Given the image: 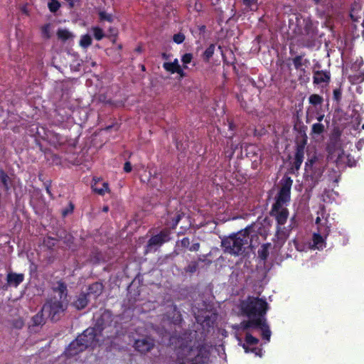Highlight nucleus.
Here are the masks:
<instances>
[{
  "instance_id": "obj_64",
  "label": "nucleus",
  "mask_w": 364,
  "mask_h": 364,
  "mask_svg": "<svg viewBox=\"0 0 364 364\" xmlns=\"http://www.w3.org/2000/svg\"><path fill=\"white\" fill-rule=\"evenodd\" d=\"M162 57L164 59H167L168 58V56H167L166 53H162Z\"/></svg>"
},
{
  "instance_id": "obj_38",
  "label": "nucleus",
  "mask_w": 364,
  "mask_h": 364,
  "mask_svg": "<svg viewBox=\"0 0 364 364\" xmlns=\"http://www.w3.org/2000/svg\"><path fill=\"white\" fill-rule=\"evenodd\" d=\"M323 97L317 94L311 95L309 98V103L314 106L321 105L323 102Z\"/></svg>"
},
{
  "instance_id": "obj_47",
  "label": "nucleus",
  "mask_w": 364,
  "mask_h": 364,
  "mask_svg": "<svg viewBox=\"0 0 364 364\" xmlns=\"http://www.w3.org/2000/svg\"><path fill=\"white\" fill-rule=\"evenodd\" d=\"M193 59V55L191 53H185L182 58L181 61L183 64H188L191 62Z\"/></svg>"
},
{
  "instance_id": "obj_60",
  "label": "nucleus",
  "mask_w": 364,
  "mask_h": 364,
  "mask_svg": "<svg viewBox=\"0 0 364 364\" xmlns=\"http://www.w3.org/2000/svg\"><path fill=\"white\" fill-rule=\"evenodd\" d=\"M242 347L246 353L251 351V349H250L245 344H244Z\"/></svg>"
},
{
  "instance_id": "obj_24",
  "label": "nucleus",
  "mask_w": 364,
  "mask_h": 364,
  "mask_svg": "<svg viewBox=\"0 0 364 364\" xmlns=\"http://www.w3.org/2000/svg\"><path fill=\"white\" fill-rule=\"evenodd\" d=\"M249 318L251 328H260L267 321L265 316H257Z\"/></svg>"
},
{
  "instance_id": "obj_28",
  "label": "nucleus",
  "mask_w": 364,
  "mask_h": 364,
  "mask_svg": "<svg viewBox=\"0 0 364 364\" xmlns=\"http://www.w3.org/2000/svg\"><path fill=\"white\" fill-rule=\"evenodd\" d=\"M271 247L269 242L263 244L258 250V257L263 261H265L269 256V250Z\"/></svg>"
},
{
  "instance_id": "obj_52",
  "label": "nucleus",
  "mask_w": 364,
  "mask_h": 364,
  "mask_svg": "<svg viewBox=\"0 0 364 364\" xmlns=\"http://www.w3.org/2000/svg\"><path fill=\"white\" fill-rule=\"evenodd\" d=\"M132 166L129 161H126L124 164V171L126 173H129L132 171Z\"/></svg>"
},
{
  "instance_id": "obj_53",
  "label": "nucleus",
  "mask_w": 364,
  "mask_h": 364,
  "mask_svg": "<svg viewBox=\"0 0 364 364\" xmlns=\"http://www.w3.org/2000/svg\"><path fill=\"white\" fill-rule=\"evenodd\" d=\"M68 4L69 9H73L75 7V4L80 2V0H65Z\"/></svg>"
},
{
  "instance_id": "obj_17",
  "label": "nucleus",
  "mask_w": 364,
  "mask_h": 364,
  "mask_svg": "<svg viewBox=\"0 0 364 364\" xmlns=\"http://www.w3.org/2000/svg\"><path fill=\"white\" fill-rule=\"evenodd\" d=\"M24 279L23 274H17L14 272H9L6 275L7 286L17 287Z\"/></svg>"
},
{
  "instance_id": "obj_27",
  "label": "nucleus",
  "mask_w": 364,
  "mask_h": 364,
  "mask_svg": "<svg viewBox=\"0 0 364 364\" xmlns=\"http://www.w3.org/2000/svg\"><path fill=\"white\" fill-rule=\"evenodd\" d=\"M58 38L63 42L67 41L74 37L73 34L65 28H59L57 31Z\"/></svg>"
},
{
  "instance_id": "obj_22",
  "label": "nucleus",
  "mask_w": 364,
  "mask_h": 364,
  "mask_svg": "<svg viewBox=\"0 0 364 364\" xmlns=\"http://www.w3.org/2000/svg\"><path fill=\"white\" fill-rule=\"evenodd\" d=\"M0 182L1 187L4 191H9L10 190L12 185L11 179L2 168H0Z\"/></svg>"
},
{
  "instance_id": "obj_62",
  "label": "nucleus",
  "mask_w": 364,
  "mask_h": 364,
  "mask_svg": "<svg viewBox=\"0 0 364 364\" xmlns=\"http://www.w3.org/2000/svg\"><path fill=\"white\" fill-rule=\"evenodd\" d=\"M257 350L260 351V349H258L257 348H253L251 349V351L253 352V353H255L256 354H257Z\"/></svg>"
},
{
  "instance_id": "obj_61",
  "label": "nucleus",
  "mask_w": 364,
  "mask_h": 364,
  "mask_svg": "<svg viewBox=\"0 0 364 364\" xmlns=\"http://www.w3.org/2000/svg\"><path fill=\"white\" fill-rule=\"evenodd\" d=\"M323 117H324V115H323V114L319 115V116L317 117V120H318V122H321V121L323 120Z\"/></svg>"
},
{
  "instance_id": "obj_25",
  "label": "nucleus",
  "mask_w": 364,
  "mask_h": 364,
  "mask_svg": "<svg viewBox=\"0 0 364 364\" xmlns=\"http://www.w3.org/2000/svg\"><path fill=\"white\" fill-rule=\"evenodd\" d=\"M245 12L255 11L258 9V0H242Z\"/></svg>"
},
{
  "instance_id": "obj_50",
  "label": "nucleus",
  "mask_w": 364,
  "mask_h": 364,
  "mask_svg": "<svg viewBox=\"0 0 364 364\" xmlns=\"http://www.w3.org/2000/svg\"><path fill=\"white\" fill-rule=\"evenodd\" d=\"M240 328L243 331H246L251 328L250 320H245L240 323Z\"/></svg>"
},
{
  "instance_id": "obj_7",
  "label": "nucleus",
  "mask_w": 364,
  "mask_h": 364,
  "mask_svg": "<svg viewBox=\"0 0 364 364\" xmlns=\"http://www.w3.org/2000/svg\"><path fill=\"white\" fill-rule=\"evenodd\" d=\"M56 298H51L46 301L43 306V311H48L51 321H57L60 317V314L67 309V304Z\"/></svg>"
},
{
  "instance_id": "obj_23",
  "label": "nucleus",
  "mask_w": 364,
  "mask_h": 364,
  "mask_svg": "<svg viewBox=\"0 0 364 364\" xmlns=\"http://www.w3.org/2000/svg\"><path fill=\"white\" fill-rule=\"evenodd\" d=\"M168 318L174 325H180L182 323V315L178 310L176 305H173L172 311L169 313Z\"/></svg>"
},
{
  "instance_id": "obj_10",
  "label": "nucleus",
  "mask_w": 364,
  "mask_h": 364,
  "mask_svg": "<svg viewBox=\"0 0 364 364\" xmlns=\"http://www.w3.org/2000/svg\"><path fill=\"white\" fill-rule=\"evenodd\" d=\"M269 213L277 221V235L279 238L280 235H284L281 226L287 223L289 217V210L287 208H284L283 206H278L275 210L274 209V205H272Z\"/></svg>"
},
{
  "instance_id": "obj_2",
  "label": "nucleus",
  "mask_w": 364,
  "mask_h": 364,
  "mask_svg": "<svg viewBox=\"0 0 364 364\" xmlns=\"http://www.w3.org/2000/svg\"><path fill=\"white\" fill-rule=\"evenodd\" d=\"M253 225H248L245 229L224 237L221 241V247L225 253L234 256L242 255L246 249L252 246L250 234Z\"/></svg>"
},
{
  "instance_id": "obj_3",
  "label": "nucleus",
  "mask_w": 364,
  "mask_h": 364,
  "mask_svg": "<svg viewBox=\"0 0 364 364\" xmlns=\"http://www.w3.org/2000/svg\"><path fill=\"white\" fill-rule=\"evenodd\" d=\"M268 308L266 300L258 297L248 296L240 303L242 314L248 318L265 316Z\"/></svg>"
},
{
  "instance_id": "obj_35",
  "label": "nucleus",
  "mask_w": 364,
  "mask_h": 364,
  "mask_svg": "<svg viewBox=\"0 0 364 364\" xmlns=\"http://www.w3.org/2000/svg\"><path fill=\"white\" fill-rule=\"evenodd\" d=\"M92 31L93 33V36L97 41H101L103 38L106 37L103 29L99 26H93L92 28Z\"/></svg>"
},
{
  "instance_id": "obj_29",
  "label": "nucleus",
  "mask_w": 364,
  "mask_h": 364,
  "mask_svg": "<svg viewBox=\"0 0 364 364\" xmlns=\"http://www.w3.org/2000/svg\"><path fill=\"white\" fill-rule=\"evenodd\" d=\"M43 311H43L42 309L32 317V326H42L46 323V320L43 316Z\"/></svg>"
},
{
  "instance_id": "obj_34",
  "label": "nucleus",
  "mask_w": 364,
  "mask_h": 364,
  "mask_svg": "<svg viewBox=\"0 0 364 364\" xmlns=\"http://www.w3.org/2000/svg\"><path fill=\"white\" fill-rule=\"evenodd\" d=\"M325 132V127L323 124L318 122L314 123L311 127L312 135H320Z\"/></svg>"
},
{
  "instance_id": "obj_18",
  "label": "nucleus",
  "mask_w": 364,
  "mask_h": 364,
  "mask_svg": "<svg viewBox=\"0 0 364 364\" xmlns=\"http://www.w3.org/2000/svg\"><path fill=\"white\" fill-rule=\"evenodd\" d=\"M314 83L319 85L323 82H328L331 79V75L328 72L323 70H317L314 73Z\"/></svg>"
},
{
  "instance_id": "obj_44",
  "label": "nucleus",
  "mask_w": 364,
  "mask_h": 364,
  "mask_svg": "<svg viewBox=\"0 0 364 364\" xmlns=\"http://www.w3.org/2000/svg\"><path fill=\"white\" fill-rule=\"evenodd\" d=\"M342 97V91L341 88H336L333 90V99L336 102L337 104H339Z\"/></svg>"
},
{
  "instance_id": "obj_43",
  "label": "nucleus",
  "mask_w": 364,
  "mask_h": 364,
  "mask_svg": "<svg viewBox=\"0 0 364 364\" xmlns=\"http://www.w3.org/2000/svg\"><path fill=\"white\" fill-rule=\"evenodd\" d=\"M75 205L73 202L70 201L68 205L62 210L61 214L63 218L73 213Z\"/></svg>"
},
{
  "instance_id": "obj_20",
  "label": "nucleus",
  "mask_w": 364,
  "mask_h": 364,
  "mask_svg": "<svg viewBox=\"0 0 364 364\" xmlns=\"http://www.w3.org/2000/svg\"><path fill=\"white\" fill-rule=\"evenodd\" d=\"M196 321L200 323L203 327H213L215 321V316L206 314L205 316H198Z\"/></svg>"
},
{
  "instance_id": "obj_37",
  "label": "nucleus",
  "mask_w": 364,
  "mask_h": 364,
  "mask_svg": "<svg viewBox=\"0 0 364 364\" xmlns=\"http://www.w3.org/2000/svg\"><path fill=\"white\" fill-rule=\"evenodd\" d=\"M99 19L100 21H107L109 23H112L114 21V18L112 14H107L105 11H100L98 13Z\"/></svg>"
},
{
  "instance_id": "obj_5",
  "label": "nucleus",
  "mask_w": 364,
  "mask_h": 364,
  "mask_svg": "<svg viewBox=\"0 0 364 364\" xmlns=\"http://www.w3.org/2000/svg\"><path fill=\"white\" fill-rule=\"evenodd\" d=\"M289 26L296 36L318 32V29L312 21L309 18H303L300 14L296 16L295 23L292 19L289 20Z\"/></svg>"
},
{
  "instance_id": "obj_42",
  "label": "nucleus",
  "mask_w": 364,
  "mask_h": 364,
  "mask_svg": "<svg viewBox=\"0 0 364 364\" xmlns=\"http://www.w3.org/2000/svg\"><path fill=\"white\" fill-rule=\"evenodd\" d=\"M245 341L247 344L253 346L259 343V339L253 336L251 333H246Z\"/></svg>"
},
{
  "instance_id": "obj_12",
  "label": "nucleus",
  "mask_w": 364,
  "mask_h": 364,
  "mask_svg": "<svg viewBox=\"0 0 364 364\" xmlns=\"http://www.w3.org/2000/svg\"><path fill=\"white\" fill-rule=\"evenodd\" d=\"M134 347L136 350L141 353H146L153 349L154 347V341L149 337L137 339L134 343Z\"/></svg>"
},
{
  "instance_id": "obj_46",
  "label": "nucleus",
  "mask_w": 364,
  "mask_h": 364,
  "mask_svg": "<svg viewBox=\"0 0 364 364\" xmlns=\"http://www.w3.org/2000/svg\"><path fill=\"white\" fill-rule=\"evenodd\" d=\"M307 127L306 126L304 125V124H300L299 127H298L296 124L294 125V129L297 130L301 136L303 137V139H307V136L306 134V130Z\"/></svg>"
},
{
  "instance_id": "obj_1",
  "label": "nucleus",
  "mask_w": 364,
  "mask_h": 364,
  "mask_svg": "<svg viewBox=\"0 0 364 364\" xmlns=\"http://www.w3.org/2000/svg\"><path fill=\"white\" fill-rule=\"evenodd\" d=\"M193 332L197 331L187 330L178 337L175 364H208L210 353L205 338L193 341Z\"/></svg>"
},
{
  "instance_id": "obj_26",
  "label": "nucleus",
  "mask_w": 364,
  "mask_h": 364,
  "mask_svg": "<svg viewBox=\"0 0 364 364\" xmlns=\"http://www.w3.org/2000/svg\"><path fill=\"white\" fill-rule=\"evenodd\" d=\"M180 66L178 64V59H175L173 62H165L163 64V68L167 72H169L171 74L176 73V70Z\"/></svg>"
},
{
  "instance_id": "obj_51",
  "label": "nucleus",
  "mask_w": 364,
  "mask_h": 364,
  "mask_svg": "<svg viewBox=\"0 0 364 364\" xmlns=\"http://www.w3.org/2000/svg\"><path fill=\"white\" fill-rule=\"evenodd\" d=\"M200 245L199 242H195L189 247V251L197 252L199 250Z\"/></svg>"
},
{
  "instance_id": "obj_9",
  "label": "nucleus",
  "mask_w": 364,
  "mask_h": 364,
  "mask_svg": "<svg viewBox=\"0 0 364 364\" xmlns=\"http://www.w3.org/2000/svg\"><path fill=\"white\" fill-rule=\"evenodd\" d=\"M102 328L94 327L85 329L83 333L78 336L80 342L83 343L82 347L87 348L89 347L95 348L98 345L99 339L97 336L101 333Z\"/></svg>"
},
{
  "instance_id": "obj_15",
  "label": "nucleus",
  "mask_w": 364,
  "mask_h": 364,
  "mask_svg": "<svg viewBox=\"0 0 364 364\" xmlns=\"http://www.w3.org/2000/svg\"><path fill=\"white\" fill-rule=\"evenodd\" d=\"M300 40L302 47L307 48H312L316 46V41L318 37V32L311 33L306 35H301Z\"/></svg>"
},
{
  "instance_id": "obj_36",
  "label": "nucleus",
  "mask_w": 364,
  "mask_h": 364,
  "mask_svg": "<svg viewBox=\"0 0 364 364\" xmlns=\"http://www.w3.org/2000/svg\"><path fill=\"white\" fill-rule=\"evenodd\" d=\"M92 40L89 34H85L81 36L80 46L84 48H87L92 44Z\"/></svg>"
},
{
  "instance_id": "obj_11",
  "label": "nucleus",
  "mask_w": 364,
  "mask_h": 364,
  "mask_svg": "<svg viewBox=\"0 0 364 364\" xmlns=\"http://www.w3.org/2000/svg\"><path fill=\"white\" fill-rule=\"evenodd\" d=\"M306 145V138L302 139L296 146V151L294 154V161L293 163V168L298 171L304 159V149Z\"/></svg>"
},
{
  "instance_id": "obj_48",
  "label": "nucleus",
  "mask_w": 364,
  "mask_h": 364,
  "mask_svg": "<svg viewBox=\"0 0 364 364\" xmlns=\"http://www.w3.org/2000/svg\"><path fill=\"white\" fill-rule=\"evenodd\" d=\"M55 240L54 238L48 237L44 240V243L48 248L51 249L55 245Z\"/></svg>"
},
{
  "instance_id": "obj_31",
  "label": "nucleus",
  "mask_w": 364,
  "mask_h": 364,
  "mask_svg": "<svg viewBox=\"0 0 364 364\" xmlns=\"http://www.w3.org/2000/svg\"><path fill=\"white\" fill-rule=\"evenodd\" d=\"M259 329L262 331L261 336H262V339L269 342L270 341L272 332L270 331L269 326L267 321L261 326V328Z\"/></svg>"
},
{
  "instance_id": "obj_8",
  "label": "nucleus",
  "mask_w": 364,
  "mask_h": 364,
  "mask_svg": "<svg viewBox=\"0 0 364 364\" xmlns=\"http://www.w3.org/2000/svg\"><path fill=\"white\" fill-rule=\"evenodd\" d=\"M293 184V180L289 176H284L282 179V186L279 189L274 205V209L276 210L278 206H284L289 202L291 198V188Z\"/></svg>"
},
{
  "instance_id": "obj_21",
  "label": "nucleus",
  "mask_w": 364,
  "mask_h": 364,
  "mask_svg": "<svg viewBox=\"0 0 364 364\" xmlns=\"http://www.w3.org/2000/svg\"><path fill=\"white\" fill-rule=\"evenodd\" d=\"M53 291L59 294V299L66 301L68 296V289L66 284L63 281H58L57 286L53 288Z\"/></svg>"
},
{
  "instance_id": "obj_39",
  "label": "nucleus",
  "mask_w": 364,
  "mask_h": 364,
  "mask_svg": "<svg viewBox=\"0 0 364 364\" xmlns=\"http://www.w3.org/2000/svg\"><path fill=\"white\" fill-rule=\"evenodd\" d=\"M60 3L58 0H50L48 3V7L51 13H55L60 8Z\"/></svg>"
},
{
  "instance_id": "obj_49",
  "label": "nucleus",
  "mask_w": 364,
  "mask_h": 364,
  "mask_svg": "<svg viewBox=\"0 0 364 364\" xmlns=\"http://www.w3.org/2000/svg\"><path fill=\"white\" fill-rule=\"evenodd\" d=\"M190 244H191L190 239L188 237H183L181 240V245L183 248H187V249L189 250V247H191Z\"/></svg>"
},
{
  "instance_id": "obj_30",
  "label": "nucleus",
  "mask_w": 364,
  "mask_h": 364,
  "mask_svg": "<svg viewBox=\"0 0 364 364\" xmlns=\"http://www.w3.org/2000/svg\"><path fill=\"white\" fill-rule=\"evenodd\" d=\"M314 247L318 250H322L325 247V242L323 237L318 233L313 235Z\"/></svg>"
},
{
  "instance_id": "obj_6",
  "label": "nucleus",
  "mask_w": 364,
  "mask_h": 364,
  "mask_svg": "<svg viewBox=\"0 0 364 364\" xmlns=\"http://www.w3.org/2000/svg\"><path fill=\"white\" fill-rule=\"evenodd\" d=\"M171 232L169 228H163L158 234L152 235L147 242L144 249V254L156 252L164 244L171 240Z\"/></svg>"
},
{
  "instance_id": "obj_19",
  "label": "nucleus",
  "mask_w": 364,
  "mask_h": 364,
  "mask_svg": "<svg viewBox=\"0 0 364 364\" xmlns=\"http://www.w3.org/2000/svg\"><path fill=\"white\" fill-rule=\"evenodd\" d=\"M88 302L89 299L87 294L81 292L77 297V299L73 302V306L77 310H82L87 306Z\"/></svg>"
},
{
  "instance_id": "obj_33",
  "label": "nucleus",
  "mask_w": 364,
  "mask_h": 364,
  "mask_svg": "<svg viewBox=\"0 0 364 364\" xmlns=\"http://www.w3.org/2000/svg\"><path fill=\"white\" fill-rule=\"evenodd\" d=\"M92 189L95 193H98L100 196H104L106 192L109 191V185L106 182H103L102 187L98 188L96 183L92 185Z\"/></svg>"
},
{
  "instance_id": "obj_63",
  "label": "nucleus",
  "mask_w": 364,
  "mask_h": 364,
  "mask_svg": "<svg viewBox=\"0 0 364 364\" xmlns=\"http://www.w3.org/2000/svg\"><path fill=\"white\" fill-rule=\"evenodd\" d=\"M108 210H109V207H108V206H105V207L103 208V211H104V212H107Z\"/></svg>"
},
{
  "instance_id": "obj_4",
  "label": "nucleus",
  "mask_w": 364,
  "mask_h": 364,
  "mask_svg": "<svg viewBox=\"0 0 364 364\" xmlns=\"http://www.w3.org/2000/svg\"><path fill=\"white\" fill-rule=\"evenodd\" d=\"M324 169L323 161L316 156L307 159L305 163L306 177V181H311V186H315L321 181Z\"/></svg>"
},
{
  "instance_id": "obj_45",
  "label": "nucleus",
  "mask_w": 364,
  "mask_h": 364,
  "mask_svg": "<svg viewBox=\"0 0 364 364\" xmlns=\"http://www.w3.org/2000/svg\"><path fill=\"white\" fill-rule=\"evenodd\" d=\"M184 40L185 35L182 33H176L173 36V41L177 44L182 43L184 41Z\"/></svg>"
},
{
  "instance_id": "obj_16",
  "label": "nucleus",
  "mask_w": 364,
  "mask_h": 364,
  "mask_svg": "<svg viewBox=\"0 0 364 364\" xmlns=\"http://www.w3.org/2000/svg\"><path fill=\"white\" fill-rule=\"evenodd\" d=\"M103 290V284L100 282H95L88 286L86 294H87L88 296H92L94 299H97L102 294Z\"/></svg>"
},
{
  "instance_id": "obj_55",
  "label": "nucleus",
  "mask_w": 364,
  "mask_h": 364,
  "mask_svg": "<svg viewBox=\"0 0 364 364\" xmlns=\"http://www.w3.org/2000/svg\"><path fill=\"white\" fill-rule=\"evenodd\" d=\"M109 35L114 37L117 36V29L113 27L109 28Z\"/></svg>"
},
{
  "instance_id": "obj_59",
  "label": "nucleus",
  "mask_w": 364,
  "mask_h": 364,
  "mask_svg": "<svg viewBox=\"0 0 364 364\" xmlns=\"http://www.w3.org/2000/svg\"><path fill=\"white\" fill-rule=\"evenodd\" d=\"M220 2V0H213L211 2V4L213 6H216V5L219 4Z\"/></svg>"
},
{
  "instance_id": "obj_58",
  "label": "nucleus",
  "mask_w": 364,
  "mask_h": 364,
  "mask_svg": "<svg viewBox=\"0 0 364 364\" xmlns=\"http://www.w3.org/2000/svg\"><path fill=\"white\" fill-rule=\"evenodd\" d=\"M43 33H46L47 37L48 38L49 35H48V26H46L43 28Z\"/></svg>"
},
{
  "instance_id": "obj_57",
  "label": "nucleus",
  "mask_w": 364,
  "mask_h": 364,
  "mask_svg": "<svg viewBox=\"0 0 364 364\" xmlns=\"http://www.w3.org/2000/svg\"><path fill=\"white\" fill-rule=\"evenodd\" d=\"M46 191L48 194H49L50 196H52L51 191H50V185L46 183Z\"/></svg>"
},
{
  "instance_id": "obj_13",
  "label": "nucleus",
  "mask_w": 364,
  "mask_h": 364,
  "mask_svg": "<svg viewBox=\"0 0 364 364\" xmlns=\"http://www.w3.org/2000/svg\"><path fill=\"white\" fill-rule=\"evenodd\" d=\"M83 343L80 342L79 336L75 340L72 341L65 350V355L67 357H73L77 355L79 353L82 352L86 348L82 347Z\"/></svg>"
},
{
  "instance_id": "obj_32",
  "label": "nucleus",
  "mask_w": 364,
  "mask_h": 364,
  "mask_svg": "<svg viewBox=\"0 0 364 364\" xmlns=\"http://www.w3.org/2000/svg\"><path fill=\"white\" fill-rule=\"evenodd\" d=\"M215 46L210 44L203 52L202 58L205 62H209L210 59L213 57L215 52Z\"/></svg>"
},
{
  "instance_id": "obj_41",
  "label": "nucleus",
  "mask_w": 364,
  "mask_h": 364,
  "mask_svg": "<svg viewBox=\"0 0 364 364\" xmlns=\"http://www.w3.org/2000/svg\"><path fill=\"white\" fill-rule=\"evenodd\" d=\"M198 268V262L196 261H192L184 268V271L186 273L193 274L197 271Z\"/></svg>"
},
{
  "instance_id": "obj_40",
  "label": "nucleus",
  "mask_w": 364,
  "mask_h": 364,
  "mask_svg": "<svg viewBox=\"0 0 364 364\" xmlns=\"http://www.w3.org/2000/svg\"><path fill=\"white\" fill-rule=\"evenodd\" d=\"M182 214H177L175 217L172 218L171 221L167 223V225L169 226V229H175L178 225V223L181 220Z\"/></svg>"
},
{
  "instance_id": "obj_54",
  "label": "nucleus",
  "mask_w": 364,
  "mask_h": 364,
  "mask_svg": "<svg viewBox=\"0 0 364 364\" xmlns=\"http://www.w3.org/2000/svg\"><path fill=\"white\" fill-rule=\"evenodd\" d=\"M203 5L201 3H200L198 0L196 1L195 5H194V9L200 12L202 10Z\"/></svg>"
},
{
  "instance_id": "obj_56",
  "label": "nucleus",
  "mask_w": 364,
  "mask_h": 364,
  "mask_svg": "<svg viewBox=\"0 0 364 364\" xmlns=\"http://www.w3.org/2000/svg\"><path fill=\"white\" fill-rule=\"evenodd\" d=\"M176 73L178 74L181 77H183L186 75V73L183 70V69L179 66L178 69L176 70Z\"/></svg>"
},
{
  "instance_id": "obj_14",
  "label": "nucleus",
  "mask_w": 364,
  "mask_h": 364,
  "mask_svg": "<svg viewBox=\"0 0 364 364\" xmlns=\"http://www.w3.org/2000/svg\"><path fill=\"white\" fill-rule=\"evenodd\" d=\"M304 56L305 53H303L301 55H296L291 59L294 68L301 73H304L306 71L305 68H307L310 64L309 60L304 58Z\"/></svg>"
}]
</instances>
